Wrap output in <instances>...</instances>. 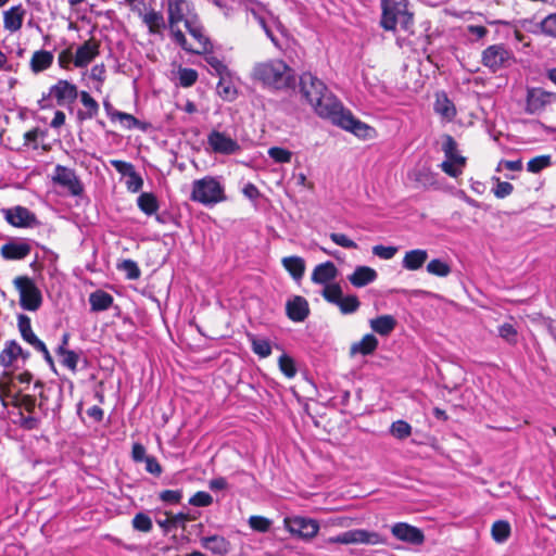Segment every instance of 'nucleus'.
<instances>
[{
  "instance_id": "obj_27",
  "label": "nucleus",
  "mask_w": 556,
  "mask_h": 556,
  "mask_svg": "<svg viewBox=\"0 0 556 556\" xmlns=\"http://www.w3.org/2000/svg\"><path fill=\"white\" fill-rule=\"evenodd\" d=\"M54 61V54L48 50H37L33 53L29 62L30 71L39 74L51 67Z\"/></svg>"
},
{
  "instance_id": "obj_14",
  "label": "nucleus",
  "mask_w": 556,
  "mask_h": 556,
  "mask_svg": "<svg viewBox=\"0 0 556 556\" xmlns=\"http://www.w3.org/2000/svg\"><path fill=\"white\" fill-rule=\"evenodd\" d=\"M207 143L214 153L230 155L240 151L237 140L226 132L212 130L207 136Z\"/></svg>"
},
{
  "instance_id": "obj_59",
  "label": "nucleus",
  "mask_w": 556,
  "mask_h": 556,
  "mask_svg": "<svg viewBox=\"0 0 556 556\" xmlns=\"http://www.w3.org/2000/svg\"><path fill=\"white\" fill-rule=\"evenodd\" d=\"M498 336L508 343H515L517 341V330L511 324L508 323H505L498 327Z\"/></svg>"
},
{
  "instance_id": "obj_17",
  "label": "nucleus",
  "mask_w": 556,
  "mask_h": 556,
  "mask_svg": "<svg viewBox=\"0 0 556 556\" xmlns=\"http://www.w3.org/2000/svg\"><path fill=\"white\" fill-rule=\"evenodd\" d=\"M391 532L397 540L413 545H420L425 541L422 531L406 522H397L393 525Z\"/></svg>"
},
{
  "instance_id": "obj_46",
  "label": "nucleus",
  "mask_w": 556,
  "mask_h": 556,
  "mask_svg": "<svg viewBox=\"0 0 556 556\" xmlns=\"http://www.w3.org/2000/svg\"><path fill=\"white\" fill-rule=\"evenodd\" d=\"M427 271L438 277H446L451 273V267L447 263L439 258H434L428 263Z\"/></svg>"
},
{
  "instance_id": "obj_52",
  "label": "nucleus",
  "mask_w": 556,
  "mask_h": 556,
  "mask_svg": "<svg viewBox=\"0 0 556 556\" xmlns=\"http://www.w3.org/2000/svg\"><path fill=\"white\" fill-rule=\"evenodd\" d=\"M12 402L18 406L24 408L28 413H33L36 407V399L33 395H11Z\"/></svg>"
},
{
  "instance_id": "obj_58",
  "label": "nucleus",
  "mask_w": 556,
  "mask_h": 556,
  "mask_svg": "<svg viewBox=\"0 0 556 556\" xmlns=\"http://www.w3.org/2000/svg\"><path fill=\"white\" fill-rule=\"evenodd\" d=\"M249 526L258 532H267L271 526V520L263 516H251L249 518Z\"/></svg>"
},
{
  "instance_id": "obj_37",
  "label": "nucleus",
  "mask_w": 556,
  "mask_h": 556,
  "mask_svg": "<svg viewBox=\"0 0 556 556\" xmlns=\"http://www.w3.org/2000/svg\"><path fill=\"white\" fill-rule=\"evenodd\" d=\"M20 355H23L21 345L15 341H9L0 353V365L11 366Z\"/></svg>"
},
{
  "instance_id": "obj_41",
  "label": "nucleus",
  "mask_w": 556,
  "mask_h": 556,
  "mask_svg": "<svg viewBox=\"0 0 556 556\" xmlns=\"http://www.w3.org/2000/svg\"><path fill=\"white\" fill-rule=\"evenodd\" d=\"M56 354L61 357V364L63 366L73 372L77 370L79 355L76 352L67 350L64 346H59Z\"/></svg>"
},
{
  "instance_id": "obj_10",
  "label": "nucleus",
  "mask_w": 556,
  "mask_h": 556,
  "mask_svg": "<svg viewBox=\"0 0 556 556\" xmlns=\"http://www.w3.org/2000/svg\"><path fill=\"white\" fill-rule=\"evenodd\" d=\"M397 23H401L405 29H408V25L413 23V16L400 3L384 4L380 22L381 26L386 30H394Z\"/></svg>"
},
{
  "instance_id": "obj_3",
  "label": "nucleus",
  "mask_w": 556,
  "mask_h": 556,
  "mask_svg": "<svg viewBox=\"0 0 556 556\" xmlns=\"http://www.w3.org/2000/svg\"><path fill=\"white\" fill-rule=\"evenodd\" d=\"M167 26L170 36L177 45L185 47L186 36L178 24L186 20L193 18L197 14L192 13V4L189 0H166Z\"/></svg>"
},
{
  "instance_id": "obj_48",
  "label": "nucleus",
  "mask_w": 556,
  "mask_h": 556,
  "mask_svg": "<svg viewBox=\"0 0 556 556\" xmlns=\"http://www.w3.org/2000/svg\"><path fill=\"white\" fill-rule=\"evenodd\" d=\"M279 369L282 374L291 379L296 375V367L292 357L287 354H282L278 359Z\"/></svg>"
},
{
  "instance_id": "obj_23",
  "label": "nucleus",
  "mask_w": 556,
  "mask_h": 556,
  "mask_svg": "<svg viewBox=\"0 0 556 556\" xmlns=\"http://www.w3.org/2000/svg\"><path fill=\"white\" fill-rule=\"evenodd\" d=\"M26 11L21 4L12 7L11 9L3 12V27L10 33L20 30L23 26V21Z\"/></svg>"
},
{
  "instance_id": "obj_9",
  "label": "nucleus",
  "mask_w": 556,
  "mask_h": 556,
  "mask_svg": "<svg viewBox=\"0 0 556 556\" xmlns=\"http://www.w3.org/2000/svg\"><path fill=\"white\" fill-rule=\"evenodd\" d=\"M397 23H401L405 29H408V25L413 23V16L400 3L384 4L380 22L381 26L386 30H394Z\"/></svg>"
},
{
  "instance_id": "obj_40",
  "label": "nucleus",
  "mask_w": 556,
  "mask_h": 556,
  "mask_svg": "<svg viewBox=\"0 0 556 556\" xmlns=\"http://www.w3.org/2000/svg\"><path fill=\"white\" fill-rule=\"evenodd\" d=\"M138 207L147 215H152L159 210L157 199L153 193H141L137 200Z\"/></svg>"
},
{
  "instance_id": "obj_4",
  "label": "nucleus",
  "mask_w": 556,
  "mask_h": 556,
  "mask_svg": "<svg viewBox=\"0 0 556 556\" xmlns=\"http://www.w3.org/2000/svg\"><path fill=\"white\" fill-rule=\"evenodd\" d=\"M190 199L206 206L215 205L226 200L222 184L212 176H205L192 182Z\"/></svg>"
},
{
  "instance_id": "obj_21",
  "label": "nucleus",
  "mask_w": 556,
  "mask_h": 556,
  "mask_svg": "<svg viewBox=\"0 0 556 556\" xmlns=\"http://www.w3.org/2000/svg\"><path fill=\"white\" fill-rule=\"evenodd\" d=\"M555 100L553 93L534 88L528 91L527 111L531 114L541 112L547 104Z\"/></svg>"
},
{
  "instance_id": "obj_12",
  "label": "nucleus",
  "mask_w": 556,
  "mask_h": 556,
  "mask_svg": "<svg viewBox=\"0 0 556 556\" xmlns=\"http://www.w3.org/2000/svg\"><path fill=\"white\" fill-rule=\"evenodd\" d=\"M286 529L293 535H298L304 540L315 538L319 531L317 520L305 517H287L283 520Z\"/></svg>"
},
{
  "instance_id": "obj_5",
  "label": "nucleus",
  "mask_w": 556,
  "mask_h": 556,
  "mask_svg": "<svg viewBox=\"0 0 556 556\" xmlns=\"http://www.w3.org/2000/svg\"><path fill=\"white\" fill-rule=\"evenodd\" d=\"M13 285L20 295V305L23 309L35 312L42 303V295L34 280L27 276H17Z\"/></svg>"
},
{
  "instance_id": "obj_19",
  "label": "nucleus",
  "mask_w": 556,
  "mask_h": 556,
  "mask_svg": "<svg viewBox=\"0 0 556 556\" xmlns=\"http://www.w3.org/2000/svg\"><path fill=\"white\" fill-rule=\"evenodd\" d=\"M31 251L30 243L25 239H14L4 243L0 249V254L4 260H23Z\"/></svg>"
},
{
  "instance_id": "obj_36",
  "label": "nucleus",
  "mask_w": 556,
  "mask_h": 556,
  "mask_svg": "<svg viewBox=\"0 0 556 556\" xmlns=\"http://www.w3.org/2000/svg\"><path fill=\"white\" fill-rule=\"evenodd\" d=\"M282 266L292 276L293 279L300 280L305 271V262L300 256H287L283 257Z\"/></svg>"
},
{
  "instance_id": "obj_55",
  "label": "nucleus",
  "mask_w": 556,
  "mask_h": 556,
  "mask_svg": "<svg viewBox=\"0 0 556 556\" xmlns=\"http://www.w3.org/2000/svg\"><path fill=\"white\" fill-rule=\"evenodd\" d=\"M323 296L330 303L338 305L342 295V289L339 285H327L323 290Z\"/></svg>"
},
{
  "instance_id": "obj_7",
  "label": "nucleus",
  "mask_w": 556,
  "mask_h": 556,
  "mask_svg": "<svg viewBox=\"0 0 556 556\" xmlns=\"http://www.w3.org/2000/svg\"><path fill=\"white\" fill-rule=\"evenodd\" d=\"M327 543L379 545L383 544L384 540L378 532L368 531L365 529H354L329 538Z\"/></svg>"
},
{
  "instance_id": "obj_11",
  "label": "nucleus",
  "mask_w": 556,
  "mask_h": 556,
  "mask_svg": "<svg viewBox=\"0 0 556 556\" xmlns=\"http://www.w3.org/2000/svg\"><path fill=\"white\" fill-rule=\"evenodd\" d=\"M397 23H401L405 29H408V25L413 23V16L400 3L384 4L380 22L381 26L386 30H394Z\"/></svg>"
},
{
  "instance_id": "obj_62",
  "label": "nucleus",
  "mask_w": 556,
  "mask_h": 556,
  "mask_svg": "<svg viewBox=\"0 0 556 556\" xmlns=\"http://www.w3.org/2000/svg\"><path fill=\"white\" fill-rule=\"evenodd\" d=\"M397 252L396 247L375 245L372 248L374 255L382 260H391Z\"/></svg>"
},
{
  "instance_id": "obj_16",
  "label": "nucleus",
  "mask_w": 556,
  "mask_h": 556,
  "mask_svg": "<svg viewBox=\"0 0 556 556\" xmlns=\"http://www.w3.org/2000/svg\"><path fill=\"white\" fill-rule=\"evenodd\" d=\"M199 544L213 556H225L231 547L230 542L220 534L200 535Z\"/></svg>"
},
{
  "instance_id": "obj_25",
  "label": "nucleus",
  "mask_w": 556,
  "mask_h": 556,
  "mask_svg": "<svg viewBox=\"0 0 556 556\" xmlns=\"http://www.w3.org/2000/svg\"><path fill=\"white\" fill-rule=\"evenodd\" d=\"M338 269L332 262L317 265L312 273V281L318 285H327L336 279Z\"/></svg>"
},
{
  "instance_id": "obj_32",
  "label": "nucleus",
  "mask_w": 556,
  "mask_h": 556,
  "mask_svg": "<svg viewBox=\"0 0 556 556\" xmlns=\"http://www.w3.org/2000/svg\"><path fill=\"white\" fill-rule=\"evenodd\" d=\"M378 346L377 338L371 334H365L363 339L358 342H355L351 345L350 354L353 356L355 354L369 355L374 353V351Z\"/></svg>"
},
{
  "instance_id": "obj_22",
  "label": "nucleus",
  "mask_w": 556,
  "mask_h": 556,
  "mask_svg": "<svg viewBox=\"0 0 556 556\" xmlns=\"http://www.w3.org/2000/svg\"><path fill=\"white\" fill-rule=\"evenodd\" d=\"M5 219L15 227H29L36 223L35 215L26 207L15 206L4 211Z\"/></svg>"
},
{
  "instance_id": "obj_61",
  "label": "nucleus",
  "mask_w": 556,
  "mask_h": 556,
  "mask_svg": "<svg viewBox=\"0 0 556 556\" xmlns=\"http://www.w3.org/2000/svg\"><path fill=\"white\" fill-rule=\"evenodd\" d=\"M161 501L167 504H177L182 498L180 490H164L159 494Z\"/></svg>"
},
{
  "instance_id": "obj_33",
  "label": "nucleus",
  "mask_w": 556,
  "mask_h": 556,
  "mask_svg": "<svg viewBox=\"0 0 556 556\" xmlns=\"http://www.w3.org/2000/svg\"><path fill=\"white\" fill-rule=\"evenodd\" d=\"M89 303L92 312L106 311L113 304V296L102 290H97L89 295Z\"/></svg>"
},
{
  "instance_id": "obj_30",
  "label": "nucleus",
  "mask_w": 556,
  "mask_h": 556,
  "mask_svg": "<svg viewBox=\"0 0 556 556\" xmlns=\"http://www.w3.org/2000/svg\"><path fill=\"white\" fill-rule=\"evenodd\" d=\"M18 329L22 338L34 349H43V342L31 330L29 317L26 315L18 316Z\"/></svg>"
},
{
  "instance_id": "obj_20",
  "label": "nucleus",
  "mask_w": 556,
  "mask_h": 556,
  "mask_svg": "<svg viewBox=\"0 0 556 556\" xmlns=\"http://www.w3.org/2000/svg\"><path fill=\"white\" fill-rule=\"evenodd\" d=\"M286 314L294 323L304 321L309 315L307 300L301 295H293L286 303Z\"/></svg>"
},
{
  "instance_id": "obj_53",
  "label": "nucleus",
  "mask_w": 556,
  "mask_h": 556,
  "mask_svg": "<svg viewBox=\"0 0 556 556\" xmlns=\"http://www.w3.org/2000/svg\"><path fill=\"white\" fill-rule=\"evenodd\" d=\"M132 527H134V529H136L140 532L147 533L152 530V520L147 514L138 513L135 515V517L132 519Z\"/></svg>"
},
{
  "instance_id": "obj_13",
  "label": "nucleus",
  "mask_w": 556,
  "mask_h": 556,
  "mask_svg": "<svg viewBox=\"0 0 556 556\" xmlns=\"http://www.w3.org/2000/svg\"><path fill=\"white\" fill-rule=\"evenodd\" d=\"M52 180L54 184L67 189L72 195H80L84 191L79 178L75 172L68 167L56 165Z\"/></svg>"
},
{
  "instance_id": "obj_42",
  "label": "nucleus",
  "mask_w": 556,
  "mask_h": 556,
  "mask_svg": "<svg viewBox=\"0 0 556 556\" xmlns=\"http://www.w3.org/2000/svg\"><path fill=\"white\" fill-rule=\"evenodd\" d=\"M252 351L260 357H267L271 354V345L267 339L257 338L253 334H249Z\"/></svg>"
},
{
  "instance_id": "obj_56",
  "label": "nucleus",
  "mask_w": 556,
  "mask_h": 556,
  "mask_svg": "<svg viewBox=\"0 0 556 556\" xmlns=\"http://www.w3.org/2000/svg\"><path fill=\"white\" fill-rule=\"evenodd\" d=\"M189 504L195 507H207L213 504V497L207 492L199 491L189 498Z\"/></svg>"
},
{
  "instance_id": "obj_43",
  "label": "nucleus",
  "mask_w": 556,
  "mask_h": 556,
  "mask_svg": "<svg viewBox=\"0 0 556 556\" xmlns=\"http://www.w3.org/2000/svg\"><path fill=\"white\" fill-rule=\"evenodd\" d=\"M205 62L210 65V67L219 76L218 88L224 85V76L229 75L228 67L220 61L217 56L207 54L205 56Z\"/></svg>"
},
{
  "instance_id": "obj_47",
  "label": "nucleus",
  "mask_w": 556,
  "mask_h": 556,
  "mask_svg": "<svg viewBox=\"0 0 556 556\" xmlns=\"http://www.w3.org/2000/svg\"><path fill=\"white\" fill-rule=\"evenodd\" d=\"M179 85L184 88L191 87L198 79V72L193 68L180 67L178 71Z\"/></svg>"
},
{
  "instance_id": "obj_64",
  "label": "nucleus",
  "mask_w": 556,
  "mask_h": 556,
  "mask_svg": "<svg viewBox=\"0 0 556 556\" xmlns=\"http://www.w3.org/2000/svg\"><path fill=\"white\" fill-rule=\"evenodd\" d=\"M105 65L103 63L96 64L90 71V78L98 83L97 89H100L105 80Z\"/></svg>"
},
{
  "instance_id": "obj_28",
  "label": "nucleus",
  "mask_w": 556,
  "mask_h": 556,
  "mask_svg": "<svg viewBox=\"0 0 556 556\" xmlns=\"http://www.w3.org/2000/svg\"><path fill=\"white\" fill-rule=\"evenodd\" d=\"M377 273L375 269L368 266H357L354 273L349 277L350 282L357 288L367 286L375 281Z\"/></svg>"
},
{
  "instance_id": "obj_63",
  "label": "nucleus",
  "mask_w": 556,
  "mask_h": 556,
  "mask_svg": "<svg viewBox=\"0 0 556 556\" xmlns=\"http://www.w3.org/2000/svg\"><path fill=\"white\" fill-rule=\"evenodd\" d=\"M329 237L332 242H334L336 244H338L342 248H345V249H356L357 248V244L353 240L348 238L344 233L332 232V233H330Z\"/></svg>"
},
{
  "instance_id": "obj_18",
  "label": "nucleus",
  "mask_w": 556,
  "mask_h": 556,
  "mask_svg": "<svg viewBox=\"0 0 556 556\" xmlns=\"http://www.w3.org/2000/svg\"><path fill=\"white\" fill-rule=\"evenodd\" d=\"M100 53V43L89 39L79 46L75 52L74 65L78 68L87 67Z\"/></svg>"
},
{
  "instance_id": "obj_60",
  "label": "nucleus",
  "mask_w": 556,
  "mask_h": 556,
  "mask_svg": "<svg viewBox=\"0 0 556 556\" xmlns=\"http://www.w3.org/2000/svg\"><path fill=\"white\" fill-rule=\"evenodd\" d=\"M116 119H118L121 122V124L127 129H131V128L144 129V127L142 126V123L139 119H137L135 116H132L131 114L121 112Z\"/></svg>"
},
{
  "instance_id": "obj_15",
  "label": "nucleus",
  "mask_w": 556,
  "mask_h": 556,
  "mask_svg": "<svg viewBox=\"0 0 556 556\" xmlns=\"http://www.w3.org/2000/svg\"><path fill=\"white\" fill-rule=\"evenodd\" d=\"M79 93L77 86L65 79L58 80L49 89V96L55 99L59 105L74 103Z\"/></svg>"
},
{
  "instance_id": "obj_8",
  "label": "nucleus",
  "mask_w": 556,
  "mask_h": 556,
  "mask_svg": "<svg viewBox=\"0 0 556 556\" xmlns=\"http://www.w3.org/2000/svg\"><path fill=\"white\" fill-rule=\"evenodd\" d=\"M188 33L194 38L197 45L189 46L186 41L185 47H181L185 51L195 54L210 53L212 50V43L208 37L205 36L203 26L200 24L198 15L193 18L186 20L185 24Z\"/></svg>"
},
{
  "instance_id": "obj_49",
  "label": "nucleus",
  "mask_w": 556,
  "mask_h": 556,
  "mask_svg": "<svg viewBox=\"0 0 556 556\" xmlns=\"http://www.w3.org/2000/svg\"><path fill=\"white\" fill-rule=\"evenodd\" d=\"M442 151L445 159L464 157L457 151V142L451 135L443 136Z\"/></svg>"
},
{
  "instance_id": "obj_54",
  "label": "nucleus",
  "mask_w": 556,
  "mask_h": 556,
  "mask_svg": "<svg viewBox=\"0 0 556 556\" xmlns=\"http://www.w3.org/2000/svg\"><path fill=\"white\" fill-rule=\"evenodd\" d=\"M541 33L556 37V13L547 15L543 21L536 24Z\"/></svg>"
},
{
  "instance_id": "obj_57",
  "label": "nucleus",
  "mask_w": 556,
  "mask_h": 556,
  "mask_svg": "<svg viewBox=\"0 0 556 556\" xmlns=\"http://www.w3.org/2000/svg\"><path fill=\"white\" fill-rule=\"evenodd\" d=\"M268 155L277 163H289L291 162L292 152L283 148L271 147L268 150Z\"/></svg>"
},
{
  "instance_id": "obj_50",
  "label": "nucleus",
  "mask_w": 556,
  "mask_h": 556,
  "mask_svg": "<svg viewBox=\"0 0 556 556\" xmlns=\"http://www.w3.org/2000/svg\"><path fill=\"white\" fill-rule=\"evenodd\" d=\"M359 301L356 295L342 296L338 306L342 314H352L359 307Z\"/></svg>"
},
{
  "instance_id": "obj_26",
  "label": "nucleus",
  "mask_w": 556,
  "mask_h": 556,
  "mask_svg": "<svg viewBox=\"0 0 556 556\" xmlns=\"http://www.w3.org/2000/svg\"><path fill=\"white\" fill-rule=\"evenodd\" d=\"M408 176L409 179L415 181L419 187L429 188L438 184L437 174L426 165L414 168Z\"/></svg>"
},
{
  "instance_id": "obj_29",
  "label": "nucleus",
  "mask_w": 556,
  "mask_h": 556,
  "mask_svg": "<svg viewBox=\"0 0 556 556\" xmlns=\"http://www.w3.org/2000/svg\"><path fill=\"white\" fill-rule=\"evenodd\" d=\"M31 374L27 371L15 375L12 378H9L7 374L3 375V377L0 378V399L3 404L5 405V396H11V386L14 387V380L28 384L31 381Z\"/></svg>"
},
{
  "instance_id": "obj_39",
  "label": "nucleus",
  "mask_w": 556,
  "mask_h": 556,
  "mask_svg": "<svg viewBox=\"0 0 556 556\" xmlns=\"http://www.w3.org/2000/svg\"><path fill=\"white\" fill-rule=\"evenodd\" d=\"M81 104L86 108V112H80L79 116L81 119H91L99 113L98 102L87 92L80 91L78 94Z\"/></svg>"
},
{
  "instance_id": "obj_38",
  "label": "nucleus",
  "mask_w": 556,
  "mask_h": 556,
  "mask_svg": "<svg viewBox=\"0 0 556 556\" xmlns=\"http://www.w3.org/2000/svg\"><path fill=\"white\" fill-rule=\"evenodd\" d=\"M466 165V157L445 159L440 168L450 177L456 178L462 175Z\"/></svg>"
},
{
  "instance_id": "obj_2",
  "label": "nucleus",
  "mask_w": 556,
  "mask_h": 556,
  "mask_svg": "<svg viewBox=\"0 0 556 556\" xmlns=\"http://www.w3.org/2000/svg\"><path fill=\"white\" fill-rule=\"evenodd\" d=\"M252 78L275 90L293 89L296 83L295 72L278 59L256 63L252 70Z\"/></svg>"
},
{
  "instance_id": "obj_34",
  "label": "nucleus",
  "mask_w": 556,
  "mask_h": 556,
  "mask_svg": "<svg viewBox=\"0 0 556 556\" xmlns=\"http://www.w3.org/2000/svg\"><path fill=\"white\" fill-rule=\"evenodd\" d=\"M434 111L437 114L447 121H452L456 115L455 106L445 93L437 94Z\"/></svg>"
},
{
  "instance_id": "obj_44",
  "label": "nucleus",
  "mask_w": 556,
  "mask_h": 556,
  "mask_svg": "<svg viewBox=\"0 0 556 556\" xmlns=\"http://www.w3.org/2000/svg\"><path fill=\"white\" fill-rule=\"evenodd\" d=\"M492 538L498 543L505 542L510 534V526L507 521L497 520L492 526Z\"/></svg>"
},
{
  "instance_id": "obj_31",
  "label": "nucleus",
  "mask_w": 556,
  "mask_h": 556,
  "mask_svg": "<svg viewBox=\"0 0 556 556\" xmlns=\"http://www.w3.org/2000/svg\"><path fill=\"white\" fill-rule=\"evenodd\" d=\"M428 258L426 250L416 249L405 253L402 265L407 270H417L422 267Z\"/></svg>"
},
{
  "instance_id": "obj_35",
  "label": "nucleus",
  "mask_w": 556,
  "mask_h": 556,
  "mask_svg": "<svg viewBox=\"0 0 556 556\" xmlns=\"http://www.w3.org/2000/svg\"><path fill=\"white\" fill-rule=\"evenodd\" d=\"M396 326V320L391 315H382L370 320L371 329L380 336L390 334Z\"/></svg>"
},
{
  "instance_id": "obj_1",
  "label": "nucleus",
  "mask_w": 556,
  "mask_h": 556,
  "mask_svg": "<svg viewBox=\"0 0 556 556\" xmlns=\"http://www.w3.org/2000/svg\"><path fill=\"white\" fill-rule=\"evenodd\" d=\"M300 92L302 98L313 108L321 118L349 130L361 138L370 136L372 128L356 119L353 114L344 110L341 102L328 90L323 80L312 73L300 76Z\"/></svg>"
},
{
  "instance_id": "obj_6",
  "label": "nucleus",
  "mask_w": 556,
  "mask_h": 556,
  "mask_svg": "<svg viewBox=\"0 0 556 556\" xmlns=\"http://www.w3.org/2000/svg\"><path fill=\"white\" fill-rule=\"evenodd\" d=\"M514 61L513 52L504 45H492L482 51L481 62L492 73L508 67Z\"/></svg>"
},
{
  "instance_id": "obj_51",
  "label": "nucleus",
  "mask_w": 556,
  "mask_h": 556,
  "mask_svg": "<svg viewBox=\"0 0 556 556\" xmlns=\"http://www.w3.org/2000/svg\"><path fill=\"white\" fill-rule=\"evenodd\" d=\"M551 165V156L549 155H540L531 159L527 163V169L530 173L536 174L542 169L548 167Z\"/></svg>"
},
{
  "instance_id": "obj_45",
  "label": "nucleus",
  "mask_w": 556,
  "mask_h": 556,
  "mask_svg": "<svg viewBox=\"0 0 556 556\" xmlns=\"http://www.w3.org/2000/svg\"><path fill=\"white\" fill-rule=\"evenodd\" d=\"M390 433L399 440H404L412 434V426L405 420H396L392 422Z\"/></svg>"
},
{
  "instance_id": "obj_24",
  "label": "nucleus",
  "mask_w": 556,
  "mask_h": 556,
  "mask_svg": "<svg viewBox=\"0 0 556 556\" xmlns=\"http://www.w3.org/2000/svg\"><path fill=\"white\" fill-rule=\"evenodd\" d=\"M142 22L147 25L149 33L152 35L163 36V30L166 27L164 16L161 12L153 9L140 14Z\"/></svg>"
}]
</instances>
